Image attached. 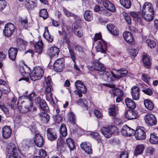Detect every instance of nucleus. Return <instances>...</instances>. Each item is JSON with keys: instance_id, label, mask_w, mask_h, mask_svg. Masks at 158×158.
<instances>
[{"instance_id": "f257e3e1", "label": "nucleus", "mask_w": 158, "mask_h": 158, "mask_svg": "<svg viewBox=\"0 0 158 158\" xmlns=\"http://www.w3.org/2000/svg\"><path fill=\"white\" fill-rule=\"evenodd\" d=\"M154 12V9L151 4L149 2H146L143 6L142 14L139 12H132L130 14L138 22L141 23L142 22V17L148 21H152L153 19Z\"/></svg>"}, {"instance_id": "f03ea898", "label": "nucleus", "mask_w": 158, "mask_h": 158, "mask_svg": "<svg viewBox=\"0 0 158 158\" xmlns=\"http://www.w3.org/2000/svg\"><path fill=\"white\" fill-rule=\"evenodd\" d=\"M44 72L42 68L39 67H35L30 75V79L33 81L40 79L43 76Z\"/></svg>"}, {"instance_id": "7ed1b4c3", "label": "nucleus", "mask_w": 158, "mask_h": 158, "mask_svg": "<svg viewBox=\"0 0 158 158\" xmlns=\"http://www.w3.org/2000/svg\"><path fill=\"white\" fill-rule=\"evenodd\" d=\"M6 151L10 155L21 156V152L17 147L12 143L8 144L7 146Z\"/></svg>"}, {"instance_id": "20e7f679", "label": "nucleus", "mask_w": 158, "mask_h": 158, "mask_svg": "<svg viewBox=\"0 0 158 158\" xmlns=\"http://www.w3.org/2000/svg\"><path fill=\"white\" fill-rule=\"evenodd\" d=\"M15 30L14 25L11 23H8L6 24L3 30V35L5 36L9 37L12 36Z\"/></svg>"}, {"instance_id": "39448f33", "label": "nucleus", "mask_w": 158, "mask_h": 158, "mask_svg": "<svg viewBox=\"0 0 158 158\" xmlns=\"http://www.w3.org/2000/svg\"><path fill=\"white\" fill-rule=\"evenodd\" d=\"M144 120L146 124L150 126L156 125L157 123V119L155 115L151 113H148L144 117Z\"/></svg>"}, {"instance_id": "423d86ee", "label": "nucleus", "mask_w": 158, "mask_h": 158, "mask_svg": "<svg viewBox=\"0 0 158 158\" xmlns=\"http://www.w3.org/2000/svg\"><path fill=\"white\" fill-rule=\"evenodd\" d=\"M64 68V60L63 58L57 59L54 63V69L57 72H61Z\"/></svg>"}, {"instance_id": "0eeeda50", "label": "nucleus", "mask_w": 158, "mask_h": 158, "mask_svg": "<svg viewBox=\"0 0 158 158\" xmlns=\"http://www.w3.org/2000/svg\"><path fill=\"white\" fill-rule=\"evenodd\" d=\"M95 67L94 68L93 66L88 65L87 67L89 71L96 70L101 72H104L106 70V68L103 67L102 64L98 60H95L94 62Z\"/></svg>"}, {"instance_id": "6e6552de", "label": "nucleus", "mask_w": 158, "mask_h": 158, "mask_svg": "<svg viewBox=\"0 0 158 158\" xmlns=\"http://www.w3.org/2000/svg\"><path fill=\"white\" fill-rule=\"evenodd\" d=\"M135 136L136 139L143 140L146 138V134L144 128L142 127H140L136 130Z\"/></svg>"}, {"instance_id": "1a4fd4ad", "label": "nucleus", "mask_w": 158, "mask_h": 158, "mask_svg": "<svg viewBox=\"0 0 158 158\" xmlns=\"http://www.w3.org/2000/svg\"><path fill=\"white\" fill-rule=\"evenodd\" d=\"M108 86L112 88L109 90V92L113 97H123V93L122 90L118 88L113 89L115 87L114 85H109Z\"/></svg>"}, {"instance_id": "9d476101", "label": "nucleus", "mask_w": 158, "mask_h": 158, "mask_svg": "<svg viewBox=\"0 0 158 158\" xmlns=\"http://www.w3.org/2000/svg\"><path fill=\"white\" fill-rule=\"evenodd\" d=\"M131 94L132 99L135 100L139 99L140 96V89L137 86H134L131 89Z\"/></svg>"}, {"instance_id": "9b49d317", "label": "nucleus", "mask_w": 158, "mask_h": 158, "mask_svg": "<svg viewBox=\"0 0 158 158\" xmlns=\"http://www.w3.org/2000/svg\"><path fill=\"white\" fill-rule=\"evenodd\" d=\"M47 134L48 139L50 141L55 140L57 138L56 133L53 129L48 128L47 131Z\"/></svg>"}, {"instance_id": "f8f14e48", "label": "nucleus", "mask_w": 158, "mask_h": 158, "mask_svg": "<svg viewBox=\"0 0 158 158\" xmlns=\"http://www.w3.org/2000/svg\"><path fill=\"white\" fill-rule=\"evenodd\" d=\"M3 137L5 139L9 138L12 133V130L10 127L8 126L4 127L2 130Z\"/></svg>"}, {"instance_id": "ddd939ff", "label": "nucleus", "mask_w": 158, "mask_h": 158, "mask_svg": "<svg viewBox=\"0 0 158 158\" xmlns=\"http://www.w3.org/2000/svg\"><path fill=\"white\" fill-rule=\"evenodd\" d=\"M111 73L114 78L119 79L125 76L128 73V71L127 69L122 68L118 71L116 74H114L112 72Z\"/></svg>"}, {"instance_id": "4468645a", "label": "nucleus", "mask_w": 158, "mask_h": 158, "mask_svg": "<svg viewBox=\"0 0 158 158\" xmlns=\"http://www.w3.org/2000/svg\"><path fill=\"white\" fill-rule=\"evenodd\" d=\"M123 37L126 42L130 44L134 43V38L131 32L129 31L124 32L123 34Z\"/></svg>"}, {"instance_id": "2eb2a0df", "label": "nucleus", "mask_w": 158, "mask_h": 158, "mask_svg": "<svg viewBox=\"0 0 158 158\" xmlns=\"http://www.w3.org/2000/svg\"><path fill=\"white\" fill-rule=\"evenodd\" d=\"M34 141L36 145L39 147H42L44 143V139L43 136L39 134H36L35 135Z\"/></svg>"}, {"instance_id": "dca6fc26", "label": "nucleus", "mask_w": 158, "mask_h": 158, "mask_svg": "<svg viewBox=\"0 0 158 158\" xmlns=\"http://www.w3.org/2000/svg\"><path fill=\"white\" fill-rule=\"evenodd\" d=\"M103 6L106 9L110 11L114 12L115 8L114 5L107 0H103L102 1Z\"/></svg>"}, {"instance_id": "f3484780", "label": "nucleus", "mask_w": 158, "mask_h": 158, "mask_svg": "<svg viewBox=\"0 0 158 158\" xmlns=\"http://www.w3.org/2000/svg\"><path fill=\"white\" fill-rule=\"evenodd\" d=\"M59 52V49L58 48L53 47H51L48 49L47 53L51 57H53L58 56Z\"/></svg>"}, {"instance_id": "a211bd4d", "label": "nucleus", "mask_w": 158, "mask_h": 158, "mask_svg": "<svg viewBox=\"0 0 158 158\" xmlns=\"http://www.w3.org/2000/svg\"><path fill=\"white\" fill-rule=\"evenodd\" d=\"M18 51V48H10L8 51V55L9 58L12 60H15Z\"/></svg>"}, {"instance_id": "6ab92c4d", "label": "nucleus", "mask_w": 158, "mask_h": 158, "mask_svg": "<svg viewBox=\"0 0 158 158\" xmlns=\"http://www.w3.org/2000/svg\"><path fill=\"white\" fill-rule=\"evenodd\" d=\"M80 147L82 149L88 154L92 153L91 146L89 143H87L86 142H83L81 144Z\"/></svg>"}, {"instance_id": "aec40b11", "label": "nucleus", "mask_w": 158, "mask_h": 158, "mask_svg": "<svg viewBox=\"0 0 158 158\" xmlns=\"http://www.w3.org/2000/svg\"><path fill=\"white\" fill-rule=\"evenodd\" d=\"M144 145L143 144H139L137 145L135 148L134 152V155L136 156L142 154L144 149Z\"/></svg>"}, {"instance_id": "412c9836", "label": "nucleus", "mask_w": 158, "mask_h": 158, "mask_svg": "<svg viewBox=\"0 0 158 158\" xmlns=\"http://www.w3.org/2000/svg\"><path fill=\"white\" fill-rule=\"evenodd\" d=\"M106 43L104 41L102 40L98 42L97 47L99 51L102 53H103L105 55L106 53L104 49V47L106 49Z\"/></svg>"}, {"instance_id": "4be33fe9", "label": "nucleus", "mask_w": 158, "mask_h": 158, "mask_svg": "<svg viewBox=\"0 0 158 158\" xmlns=\"http://www.w3.org/2000/svg\"><path fill=\"white\" fill-rule=\"evenodd\" d=\"M101 132L104 137L107 138L110 137L113 133L109 128L105 127L102 128Z\"/></svg>"}, {"instance_id": "5701e85b", "label": "nucleus", "mask_w": 158, "mask_h": 158, "mask_svg": "<svg viewBox=\"0 0 158 158\" xmlns=\"http://www.w3.org/2000/svg\"><path fill=\"white\" fill-rule=\"evenodd\" d=\"M30 102L29 105H25L23 107L22 106L18 107V110L21 113H25L30 110L33 105V102L31 101Z\"/></svg>"}, {"instance_id": "b1692460", "label": "nucleus", "mask_w": 158, "mask_h": 158, "mask_svg": "<svg viewBox=\"0 0 158 158\" xmlns=\"http://www.w3.org/2000/svg\"><path fill=\"white\" fill-rule=\"evenodd\" d=\"M35 0H26L25 5L28 9H32L36 6Z\"/></svg>"}, {"instance_id": "393cba45", "label": "nucleus", "mask_w": 158, "mask_h": 158, "mask_svg": "<svg viewBox=\"0 0 158 158\" xmlns=\"http://www.w3.org/2000/svg\"><path fill=\"white\" fill-rule=\"evenodd\" d=\"M137 115L136 112L132 110H128L126 114V117L128 120H132L137 118Z\"/></svg>"}, {"instance_id": "a878e982", "label": "nucleus", "mask_w": 158, "mask_h": 158, "mask_svg": "<svg viewBox=\"0 0 158 158\" xmlns=\"http://www.w3.org/2000/svg\"><path fill=\"white\" fill-rule=\"evenodd\" d=\"M107 28L108 31L114 35L116 36L119 34V31L117 30V28L111 24H108Z\"/></svg>"}, {"instance_id": "bb28decb", "label": "nucleus", "mask_w": 158, "mask_h": 158, "mask_svg": "<svg viewBox=\"0 0 158 158\" xmlns=\"http://www.w3.org/2000/svg\"><path fill=\"white\" fill-rule=\"evenodd\" d=\"M125 102L127 107L129 108L134 109L136 106L134 102L131 99L128 98L125 99Z\"/></svg>"}, {"instance_id": "cd10ccee", "label": "nucleus", "mask_w": 158, "mask_h": 158, "mask_svg": "<svg viewBox=\"0 0 158 158\" xmlns=\"http://www.w3.org/2000/svg\"><path fill=\"white\" fill-rule=\"evenodd\" d=\"M144 103L145 107L149 110H152L154 107L153 102L150 100L146 99L144 100Z\"/></svg>"}, {"instance_id": "c85d7f7f", "label": "nucleus", "mask_w": 158, "mask_h": 158, "mask_svg": "<svg viewBox=\"0 0 158 158\" xmlns=\"http://www.w3.org/2000/svg\"><path fill=\"white\" fill-rule=\"evenodd\" d=\"M35 52L40 54L43 51V43L42 42H39L34 44Z\"/></svg>"}, {"instance_id": "c756f323", "label": "nucleus", "mask_w": 158, "mask_h": 158, "mask_svg": "<svg viewBox=\"0 0 158 158\" xmlns=\"http://www.w3.org/2000/svg\"><path fill=\"white\" fill-rule=\"evenodd\" d=\"M109 114L110 115L114 116L118 114V108L117 106L113 105L112 107L109 110Z\"/></svg>"}, {"instance_id": "7c9ffc66", "label": "nucleus", "mask_w": 158, "mask_h": 158, "mask_svg": "<svg viewBox=\"0 0 158 158\" xmlns=\"http://www.w3.org/2000/svg\"><path fill=\"white\" fill-rule=\"evenodd\" d=\"M39 115L41 120L44 123L48 122L50 119V116L47 113L42 112L39 114Z\"/></svg>"}, {"instance_id": "2f4dec72", "label": "nucleus", "mask_w": 158, "mask_h": 158, "mask_svg": "<svg viewBox=\"0 0 158 158\" xmlns=\"http://www.w3.org/2000/svg\"><path fill=\"white\" fill-rule=\"evenodd\" d=\"M43 36L49 42L51 43L53 41V38L49 34L47 27H45V31L43 34Z\"/></svg>"}, {"instance_id": "473e14b6", "label": "nucleus", "mask_w": 158, "mask_h": 158, "mask_svg": "<svg viewBox=\"0 0 158 158\" xmlns=\"http://www.w3.org/2000/svg\"><path fill=\"white\" fill-rule=\"evenodd\" d=\"M84 16L85 19L88 21H91L93 19L92 13L89 10H87L85 11Z\"/></svg>"}, {"instance_id": "72a5a7b5", "label": "nucleus", "mask_w": 158, "mask_h": 158, "mask_svg": "<svg viewBox=\"0 0 158 158\" xmlns=\"http://www.w3.org/2000/svg\"><path fill=\"white\" fill-rule=\"evenodd\" d=\"M142 60L145 67L147 69L149 68L151 65V62L149 58L147 55L143 56Z\"/></svg>"}, {"instance_id": "f704fd0d", "label": "nucleus", "mask_w": 158, "mask_h": 158, "mask_svg": "<svg viewBox=\"0 0 158 158\" xmlns=\"http://www.w3.org/2000/svg\"><path fill=\"white\" fill-rule=\"evenodd\" d=\"M149 141L152 144H156L158 143V137L155 133L151 134Z\"/></svg>"}, {"instance_id": "c9c22d12", "label": "nucleus", "mask_w": 158, "mask_h": 158, "mask_svg": "<svg viewBox=\"0 0 158 158\" xmlns=\"http://www.w3.org/2000/svg\"><path fill=\"white\" fill-rule=\"evenodd\" d=\"M120 4L126 8L129 9L131 6V4L130 0H119Z\"/></svg>"}, {"instance_id": "e433bc0d", "label": "nucleus", "mask_w": 158, "mask_h": 158, "mask_svg": "<svg viewBox=\"0 0 158 158\" xmlns=\"http://www.w3.org/2000/svg\"><path fill=\"white\" fill-rule=\"evenodd\" d=\"M66 143L70 150H74L75 148V143L74 141L71 138L67 139Z\"/></svg>"}, {"instance_id": "4c0bfd02", "label": "nucleus", "mask_w": 158, "mask_h": 158, "mask_svg": "<svg viewBox=\"0 0 158 158\" xmlns=\"http://www.w3.org/2000/svg\"><path fill=\"white\" fill-rule=\"evenodd\" d=\"M63 11L64 14L67 17H73L76 20H77L79 18V17H78L77 15L70 12L64 7H63Z\"/></svg>"}, {"instance_id": "58836bf2", "label": "nucleus", "mask_w": 158, "mask_h": 158, "mask_svg": "<svg viewBox=\"0 0 158 158\" xmlns=\"http://www.w3.org/2000/svg\"><path fill=\"white\" fill-rule=\"evenodd\" d=\"M39 16L43 18L44 19H46L48 16L47 10L45 9L41 10L39 12Z\"/></svg>"}, {"instance_id": "ea45409f", "label": "nucleus", "mask_w": 158, "mask_h": 158, "mask_svg": "<svg viewBox=\"0 0 158 158\" xmlns=\"http://www.w3.org/2000/svg\"><path fill=\"white\" fill-rule=\"evenodd\" d=\"M60 134L63 136H65L67 135V130L65 125L64 124H62L60 127Z\"/></svg>"}, {"instance_id": "a19ab883", "label": "nucleus", "mask_w": 158, "mask_h": 158, "mask_svg": "<svg viewBox=\"0 0 158 158\" xmlns=\"http://www.w3.org/2000/svg\"><path fill=\"white\" fill-rule=\"evenodd\" d=\"M42 110L45 112H48L49 111V108L45 101L42 100L41 103L39 105Z\"/></svg>"}, {"instance_id": "79ce46f5", "label": "nucleus", "mask_w": 158, "mask_h": 158, "mask_svg": "<svg viewBox=\"0 0 158 158\" xmlns=\"http://www.w3.org/2000/svg\"><path fill=\"white\" fill-rule=\"evenodd\" d=\"M141 79L148 85L150 84V81L151 80V78L147 74L145 73L142 74Z\"/></svg>"}, {"instance_id": "37998d69", "label": "nucleus", "mask_w": 158, "mask_h": 158, "mask_svg": "<svg viewBox=\"0 0 158 158\" xmlns=\"http://www.w3.org/2000/svg\"><path fill=\"white\" fill-rule=\"evenodd\" d=\"M91 137H93L95 139L98 141H101V137L100 135L98 132H93L90 134Z\"/></svg>"}, {"instance_id": "c03bdc74", "label": "nucleus", "mask_w": 158, "mask_h": 158, "mask_svg": "<svg viewBox=\"0 0 158 158\" xmlns=\"http://www.w3.org/2000/svg\"><path fill=\"white\" fill-rule=\"evenodd\" d=\"M46 100L49 102L53 104L55 102L52 98V93H46Z\"/></svg>"}, {"instance_id": "a18cd8bd", "label": "nucleus", "mask_w": 158, "mask_h": 158, "mask_svg": "<svg viewBox=\"0 0 158 158\" xmlns=\"http://www.w3.org/2000/svg\"><path fill=\"white\" fill-rule=\"evenodd\" d=\"M146 41L148 46L150 48H155L156 46V43L154 41L148 39H147Z\"/></svg>"}, {"instance_id": "49530a36", "label": "nucleus", "mask_w": 158, "mask_h": 158, "mask_svg": "<svg viewBox=\"0 0 158 158\" xmlns=\"http://www.w3.org/2000/svg\"><path fill=\"white\" fill-rule=\"evenodd\" d=\"M19 22L24 26L27 25L28 21L26 17H21L19 19Z\"/></svg>"}, {"instance_id": "de8ad7c7", "label": "nucleus", "mask_w": 158, "mask_h": 158, "mask_svg": "<svg viewBox=\"0 0 158 158\" xmlns=\"http://www.w3.org/2000/svg\"><path fill=\"white\" fill-rule=\"evenodd\" d=\"M127 135H129V136H131L132 135H135V131L133 129L129 127H128V128H127Z\"/></svg>"}, {"instance_id": "09e8293b", "label": "nucleus", "mask_w": 158, "mask_h": 158, "mask_svg": "<svg viewBox=\"0 0 158 158\" xmlns=\"http://www.w3.org/2000/svg\"><path fill=\"white\" fill-rule=\"evenodd\" d=\"M142 91L145 94L149 96L152 95L153 94L152 90L151 88H147L143 89Z\"/></svg>"}, {"instance_id": "8fccbe9b", "label": "nucleus", "mask_w": 158, "mask_h": 158, "mask_svg": "<svg viewBox=\"0 0 158 158\" xmlns=\"http://www.w3.org/2000/svg\"><path fill=\"white\" fill-rule=\"evenodd\" d=\"M123 15L127 23L129 24H131V19L130 16L127 14L126 13H123Z\"/></svg>"}, {"instance_id": "3c124183", "label": "nucleus", "mask_w": 158, "mask_h": 158, "mask_svg": "<svg viewBox=\"0 0 158 158\" xmlns=\"http://www.w3.org/2000/svg\"><path fill=\"white\" fill-rule=\"evenodd\" d=\"M77 103L82 106L86 107L87 106L86 100L85 99H79V100L77 101Z\"/></svg>"}, {"instance_id": "603ef678", "label": "nucleus", "mask_w": 158, "mask_h": 158, "mask_svg": "<svg viewBox=\"0 0 158 158\" xmlns=\"http://www.w3.org/2000/svg\"><path fill=\"white\" fill-rule=\"evenodd\" d=\"M6 2L4 0H0V10H2L6 6Z\"/></svg>"}, {"instance_id": "864d4df0", "label": "nucleus", "mask_w": 158, "mask_h": 158, "mask_svg": "<svg viewBox=\"0 0 158 158\" xmlns=\"http://www.w3.org/2000/svg\"><path fill=\"white\" fill-rule=\"evenodd\" d=\"M154 148L152 147H149L147 148L146 152L148 154L152 155L154 152Z\"/></svg>"}, {"instance_id": "5fc2aeb1", "label": "nucleus", "mask_w": 158, "mask_h": 158, "mask_svg": "<svg viewBox=\"0 0 158 158\" xmlns=\"http://www.w3.org/2000/svg\"><path fill=\"white\" fill-rule=\"evenodd\" d=\"M75 85L77 90L81 87V86H83L84 84L81 81L78 80L75 83Z\"/></svg>"}, {"instance_id": "6e6d98bb", "label": "nucleus", "mask_w": 158, "mask_h": 158, "mask_svg": "<svg viewBox=\"0 0 158 158\" xmlns=\"http://www.w3.org/2000/svg\"><path fill=\"white\" fill-rule=\"evenodd\" d=\"M138 53V50L137 49H132L131 52V56L132 58H135Z\"/></svg>"}, {"instance_id": "4d7b16f0", "label": "nucleus", "mask_w": 158, "mask_h": 158, "mask_svg": "<svg viewBox=\"0 0 158 158\" xmlns=\"http://www.w3.org/2000/svg\"><path fill=\"white\" fill-rule=\"evenodd\" d=\"M128 126L127 125H124L123 127V128L122 130V133L123 135L125 136L127 135V131L126 129L127 130V128H128Z\"/></svg>"}, {"instance_id": "13d9d810", "label": "nucleus", "mask_w": 158, "mask_h": 158, "mask_svg": "<svg viewBox=\"0 0 158 158\" xmlns=\"http://www.w3.org/2000/svg\"><path fill=\"white\" fill-rule=\"evenodd\" d=\"M128 153L126 151L122 152L120 154V158H128Z\"/></svg>"}, {"instance_id": "bf43d9fd", "label": "nucleus", "mask_w": 158, "mask_h": 158, "mask_svg": "<svg viewBox=\"0 0 158 158\" xmlns=\"http://www.w3.org/2000/svg\"><path fill=\"white\" fill-rule=\"evenodd\" d=\"M19 71L23 77H27L29 75L25 71L24 68L22 67L20 68Z\"/></svg>"}, {"instance_id": "052dcab7", "label": "nucleus", "mask_w": 158, "mask_h": 158, "mask_svg": "<svg viewBox=\"0 0 158 158\" xmlns=\"http://www.w3.org/2000/svg\"><path fill=\"white\" fill-rule=\"evenodd\" d=\"M94 113L98 118H100L102 117L101 113L99 110H95L94 111Z\"/></svg>"}, {"instance_id": "680f3d73", "label": "nucleus", "mask_w": 158, "mask_h": 158, "mask_svg": "<svg viewBox=\"0 0 158 158\" xmlns=\"http://www.w3.org/2000/svg\"><path fill=\"white\" fill-rule=\"evenodd\" d=\"M36 95L35 93V92H32L30 94H29L28 95V100H29V101H31L32 102V100L34 98Z\"/></svg>"}, {"instance_id": "e2e57ef3", "label": "nucleus", "mask_w": 158, "mask_h": 158, "mask_svg": "<svg viewBox=\"0 0 158 158\" xmlns=\"http://www.w3.org/2000/svg\"><path fill=\"white\" fill-rule=\"evenodd\" d=\"M102 38L101 34L100 33H96L95 34L94 38V40L96 41L98 40H100Z\"/></svg>"}, {"instance_id": "0e129e2a", "label": "nucleus", "mask_w": 158, "mask_h": 158, "mask_svg": "<svg viewBox=\"0 0 158 158\" xmlns=\"http://www.w3.org/2000/svg\"><path fill=\"white\" fill-rule=\"evenodd\" d=\"M39 155L43 157H44L47 156V154L46 152L44 149H41L39 151Z\"/></svg>"}, {"instance_id": "69168bd1", "label": "nucleus", "mask_w": 158, "mask_h": 158, "mask_svg": "<svg viewBox=\"0 0 158 158\" xmlns=\"http://www.w3.org/2000/svg\"><path fill=\"white\" fill-rule=\"evenodd\" d=\"M74 33L76 35L79 37H81L83 36V32L81 29L79 30L74 31Z\"/></svg>"}, {"instance_id": "338daca9", "label": "nucleus", "mask_w": 158, "mask_h": 158, "mask_svg": "<svg viewBox=\"0 0 158 158\" xmlns=\"http://www.w3.org/2000/svg\"><path fill=\"white\" fill-rule=\"evenodd\" d=\"M79 89H77V90L81 91L82 93L84 94L87 91V89L86 86L84 85L83 86H81Z\"/></svg>"}, {"instance_id": "774afa93", "label": "nucleus", "mask_w": 158, "mask_h": 158, "mask_svg": "<svg viewBox=\"0 0 158 158\" xmlns=\"http://www.w3.org/2000/svg\"><path fill=\"white\" fill-rule=\"evenodd\" d=\"M0 107L5 114H7L8 113V109L5 106H1Z\"/></svg>"}]
</instances>
